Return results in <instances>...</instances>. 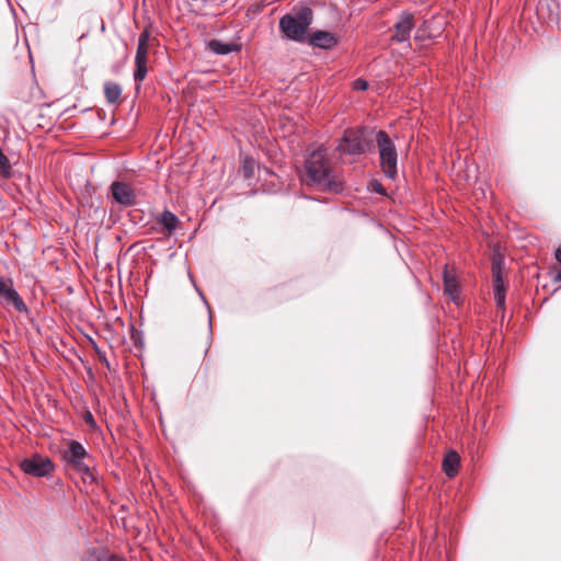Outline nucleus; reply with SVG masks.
I'll return each mask as SVG.
<instances>
[{"mask_svg": "<svg viewBox=\"0 0 561 561\" xmlns=\"http://www.w3.org/2000/svg\"><path fill=\"white\" fill-rule=\"evenodd\" d=\"M156 222L161 226L158 231L168 236L173 234L181 224L179 218L168 209L156 217Z\"/></svg>", "mask_w": 561, "mask_h": 561, "instance_id": "obj_11", "label": "nucleus"}, {"mask_svg": "<svg viewBox=\"0 0 561 561\" xmlns=\"http://www.w3.org/2000/svg\"><path fill=\"white\" fill-rule=\"evenodd\" d=\"M309 43L318 48L332 49L337 45V38L331 32L317 31L311 35Z\"/></svg>", "mask_w": 561, "mask_h": 561, "instance_id": "obj_12", "label": "nucleus"}, {"mask_svg": "<svg viewBox=\"0 0 561 561\" xmlns=\"http://www.w3.org/2000/svg\"><path fill=\"white\" fill-rule=\"evenodd\" d=\"M376 142L379 150L380 167L388 179H394L398 172L397 148L389 135L379 130L376 134Z\"/></svg>", "mask_w": 561, "mask_h": 561, "instance_id": "obj_5", "label": "nucleus"}, {"mask_svg": "<svg viewBox=\"0 0 561 561\" xmlns=\"http://www.w3.org/2000/svg\"><path fill=\"white\" fill-rule=\"evenodd\" d=\"M502 268L503 262L501 259H494L492 262V275H493V289H494V299L496 306L501 309L505 307V285L502 277Z\"/></svg>", "mask_w": 561, "mask_h": 561, "instance_id": "obj_10", "label": "nucleus"}, {"mask_svg": "<svg viewBox=\"0 0 561 561\" xmlns=\"http://www.w3.org/2000/svg\"><path fill=\"white\" fill-rule=\"evenodd\" d=\"M373 191L381 195L386 194L383 186L378 182L373 183Z\"/></svg>", "mask_w": 561, "mask_h": 561, "instance_id": "obj_24", "label": "nucleus"}, {"mask_svg": "<svg viewBox=\"0 0 561 561\" xmlns=\"http://www.w3.org/2000/svg\"><path fill=\"white\" fill-rule=\"evenodd\" d=\"M196 290L199 295V297L202 298L203 302L205 304V306L207 307L208 309V313H209V328H211V311H210V306L208 304V301L206 300L204 294L196 287Z\"/></svg>", "mask_w": 561, "mask_h": 561, "instance_id": "obj_23", "label": "nucleus"}, {"mask_svg": "<svg viewBox=\"0 0 561 561\" xmlns=\"http://www.w3.org/2000/svg\"><path fill=\"white\" fill-rule=\"evenodd\" d=\"M85 421L90 424H93L94 423V419L92 416V414L90 412H88V415L85 417Z\"/></svg>", "mask_w": 561, "mask_h": 561, "instance_id": "obj_26", "label": "nucleus"}, {"mask_svg": "<svg viewBox=\"0 0 561 561\" xmlns=\"http://www.w3.org/2000/svg\"><path fill=\"white\" fill-rule=\"evenodd\" d=\"M368 88V82L365 79L357 78L353 82V89L356 91H365Z\"/></svg>", "mask_w": 561, "mask_h": 561, "instance_id": "obj_22", "label": "nucleus"}, {"mask_svg": "<svg viewBox=\"0 0 561 561\" xmlns=\"http://www.w3.org/2000/svg\"><path fill=\"white\" fill-rule=\"evenodd\" d=\"M414 26L413 13L408 11L401 12L394 24V34L392 35V39L399 43L409 42Z\"/></svg>", "mask_w": 561, "mask_h": 561, "instance_id": "obj_9", "label": "nucleus"}, {"mask_svg": "<svg viewBox=\"0 0 561 561\" xmlns=\"http://www.w3.org/2000/svg\"><path fill=\"white\" fill-rule=\"evenodd\" d=\"M147 73H148L147 62L136 64V70L134 72V80L136 82L144 81Z\"/></svg>", "mask_w": 561, "mask_h": 561, "instance_id": "obj_18", "label": "nucleus"}, {"mask_svg": "<svg viewBox=\"0 0 561 561\" xmlns=\"http://www.w3.org/2000/svg\"><path fill=\"white\" fill-rule=\"evenodd\" d=\"M210 51L216 55H228L240 50V45L234 43H226L220 39H210L207 44Z\"/></svg>", "mask_w": 561, "mask_h": 561, "instance_id": "obj_14", "label": "nucleus"}, {"mask_svg": "<svg viewBox=\"0 0 561 561\" xmlns=\"http://www.w3.org/2000/svg\"><path fill=\"white\" fill-rule=\"evenodd\" d=\"M0 305L4 307L13 306L20 313L27 314L30 312L28 307L14 288L11 278L0 277Z\"/></svg>", "mask_w": 561, "mask_h": 561, "instance_id": "obj_6", "label": "nucleus"}, {"mask_svg": "<svg viewBox=\"0 0 561 561\" xmlns=\"http://www.w3.org/2000/svg\"><path fill=\"white\" fill-rule=\"evenodd\" d=\"M254 168H255L254 160L249 157H245L243 159L242 165H241V172L243 173V176L245 179L253 178L254 176Z\"/></svg>", "mask_w": 561, "mask_h": 561, "instance_id": "obj_17", "label": "nucleus"}, {"mask_svg": "<svg viewBox=\"0 0 561 561\" xmlns=\"http://www.w3.org/2000/svg\"><path fill=\"white\" fill-rule=\"evenodd\" d=\"M553 282H561V271H559L554 276H553Z\"/></svg>", "mask_w": 561, "mask_h": 561, "instance_id": "obj_27", "label": "nucleus"}, {"mask_svg": "<svg viewBox=\"0 0 561 561\" xmlns=\"http://www.w3.org/2000/svg\"><path fill=\"white\" fill-rule=\"evenodd\" d=\"M554 257L561 264V245L556 250Z\"/></svg>", "mask_w": 561, "mask_h": 561, "instance_id": "obj_25", "label": "nucleus"}, {"mask_svg": "<svg viewBox=\"0 0 561 561\" xmlns=\"http://www.w3.org/2000/svg\"><path fill=\"white\" fill-rule=\"evenodd\" d=\"M343 156H362L374 150L371 131L366 128H347L336 147Z\"/></svg>", "mask_w": 561, "mask_h": 561, "instance_id": "obj_4", "label": "nucleus"}, {"mask_svg": "<svg viewBox=\"0 0 561 561\" xmlns=\"http://www.w3.org/2000/svg\"><path fill=\"white\" fill-rule=\"evenodd\" d=\"M84 561H126V560L124 558L112 554V556H110L107 558H103V559L91 556V557L87 558Z\"/></svg>", "mask_w": 561, "mask_h": 561, "instance_id": "obj_21", "label": "nucleus"}, {"mask_svg": "<svg viewBox=\"0 0 561 561\" xmlns=\"http://www.w3.org/2000/svg\"><path fill=\"white\" fill-rule=\"evenodd\" d=\"M21 468L26 474L42 478L51 473L54 465L49 458L36 455L22 460Z\"/></svg>", "mask_w": 561, "mask_h": 561, "instance_id": "obj_7", "label": "nucleus"}, {"mask_svg": "<svg viewBox=\"0 0 561 561\" xmlns=\"http://www.w3.org/2000/svg\"><path fill=\"white\" fill-rule=\"evenodd\" d=\"M305 171L304 181L308 185H314L332 193L343 191V180L330 168L325 149L318 148L306 158Z\"/></svg>", "mask_w": 561, "mask_h": 561, "instance_id": "obj_1", "label": "nucleus"}, {"mask_svg": "<svg viewBox=\"0 0 561 561\" xmlns=\"http://www.w3.org/2000/svg\"><path fill=\"white\" fill-rule=\"evenodd\" d=\"M104 95L108 103H116L122 95L121 85L112 81L105 82Z\"/></svg>", "mask_w": 561, "mask_h": 561, "instance_id": "obj_16", "label": "nucleus"}, {"mask_svg": "<svg viewBox=\"0 0 561 561\" xmlns=\"http://www.w3.org/2000/svg\"><path fill=\"white\" fill-rule=\"evenodd\" d=\"M148 53H149V47L137 46L135 64L147 62L148 61Z\"/></svg>", "mask_w": 561, "mask_h": 561, "instance_id": "obj_19", "label": "nucleus"}, {"mask_svg": "<svg viewBox=\"0 0 561 561\" xmlns=\"http://www.w3.org/2000/svg\"><path fill=\"white\" fill-rule=\"evenodd\" d=\"M113 199L124 207L137 204V197L131 186L123 181H114L110 186Z\"/></svg>", "mask_w": 561, "mask_h": 561, "instance_id": "obj_8", "label": "nucleus"}, {"mask_svg": "<svg viewBox=\"0 0 561 561\" xmlns=\"http://www.w3.org/2000/svg\"><path fill=\"white\" fill-rule=\"evenodd\" d=\"M459 463H460L459 455L454 450L449 451L445 456L444 461H443V469H444L446 476L449 478L455 477L458 472Z\"/></svg>", "mask_w": 561, "mask_h": 561, "instance_id": "obj_15", "label": "nucleus"}, {"mask_svg": "<svg viewBox=\"0 0 561 561\" xmlns=\"http://www.w3.org/2000/svg\"><path fill=\"white\" fill-rule=\"evenodd\" d=\"M62 459L81 476L84 483H91L95 480L92 470L93 457L80 442L69 440L62 453Z\"/></svg>", "mask_w": 561, "mask_h": 561, "instance_id": "obj_3", "label": "nucleus"}, {"mask_svg": "<svg viewBox=\"0 0 561 561\" xmlns=\"http://www.w3.org/2000/svg\"><path fill=\"white\" fill-rule=\"evenodd\" d=\"M312 21V10L309 7H301L280 18L279 30L288 39L301 43L305 42Z\"/></svg>", "mask_w": 561, "mask_h": 561, "instance_id": "obj_2", "label": "nucleus"}, {"mask_svg": "<svg viewBox=\"0 0 561 561\" xmlns=\"http://www.w3.org/2000/svg\"><path fill=\"white\" fill-rule=\"evenodd\" d=\"M443 279H444L445 294L448 295L455 304H458V301H459V285H458L457 278L448 272L447 266H445Z\"/></svg>", "mask_w": 561, "mask_h": 561, "instance_id": "obj_13", "label": "nucleus"}, {"mask_svg": "<svg viewBox=\"0 0 561 561\" xmlns=\"http://www.w3.org/2000/svg\"><path fill=\"white\" fill-rule=\"evenodd\" d=\"M150 34L147 30L142 31L138 37V46L149 47Z\"/></svg>", "mask_w": 561, "mask_h": 561, "instance_id": "obj_20", "label": "nucleus"}]
</instances>
